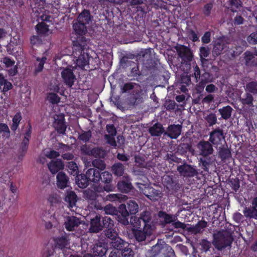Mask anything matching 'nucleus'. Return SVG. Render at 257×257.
Returning a JSON list of instances; mask_svg holds the SVG:
<instances>
[{"instance_id": "nucleus-32", "label": "nucleus", "mask_w": 257, "mask_h": 257, "mask_svg": "<svg viewBox=\"0 0 257 257\" xmlns=\"http://www.w3.org/2000/svg\"><path fill=\"white\" fill-rule=\"evenodd\" d=\"M224 46L225 44L221 40H217L215 41L212 52L214 60L221 54L224 48Z\"/></svg>"}, {"instance_id": "nucleus-53", "label": "nucleus", "mask_w": 257, "mask_h": 257, "mask_svg": "<svg viewBox=\"0 0 257 257\" xmlns=\"http://www.w3.org/2000/svg\"><path fill=\"white\" fill-rule=\"evenodd\" d=\"M219 156L220 158L222 160H225L230 157L231 153L230 150L228 149L222 148L219 151Z\"/></svg>"}, {"instance_id": "nucleus-60", "label": "nucleus", "mask_w": 257, "mask_h": 257, "mask_svg": "<svg viewBox=\"0 0 257 257\" xmlns=\"http://www.w3.org/2000/svg\"><path fill=\"white\" fill-rule=\"evenodd\" d=\"M166 160L169 163H171L173 162L180 163L181 162V159L178 158L176 156L174 155V154L168 153L166 156Z\"/></svg>"}, {"instance_id": "nucleus-18", "label": "nucleus", "mask_w": 257, "mask_h": 257, "mask_svg": "<svg viewBox=\"0 0 257 257\" xmlns=\"http://www.w3.org/2000/svg\"><path fill=\"white\" fill-rule=\"evenodd\" d=\"M89 185V188L83 191V197L86 199L95 200L97 198V193L99 191V186L97 184H94V183Z\"/></svg>"}, {"instance_id": "nucleus-21", "label": "nucleus", "mask_w": 257, "mask_h": 257, "mask_svg": "<svg viewBox=\"0 0 257 257\" xmlns=\"http://www.w3.org/2000/svg\"><path fill=\"white\" fill-rule=\"evenodd\" d=\"M181 125L171 124L168 126L165 135L168 136L171 139H177L181 135Z\"/></svg>"}, {"instance_id": "nucleus-57", "label": "nucleus", "mask_w": 257, "mask_h": 257, "mask_svg": "<svg viewBox=\"0 0 257 257\" xmlns=\"http://www.w3.org/2000/svg\"><path fill=\"white\" fill-rule=\"evenodd\" d=\"M117 210L115 207L112 206V205H107L104 207V212L106 214H109L112 215H116Z\"/></svg>"}, {"instance_id": "nucleus-59", "label": "nucleus", "mask_w": 257, "mask_h": 257, "mask_svg": "<svg viewBox=\"0 0 257 257\" xmlns=\"http://www.w3.org/2000/svg\"><path fill=\"white\" fill-rule=\"evenodd\" d=\"M253 100L252 94L247 93L245 94V97L242 98L241 100L243 105H252Z\"/></svg>"}, {"instance_id": "nucleus-28", "label": "nucleus", "mask_w": 257, "mask_h": 257, "mask_svg": "<svg viewBox=\"0 0 257 257\" xmlns=\"http://www.w3.org/2000/svg\"><path fill=\"white\" fill-rule=\"evenodd\" d=\"M80 223V220L75 216L67 217L65 221V228L68 231L75 230Z\"/></svg>"}, {"instance_id": "nucleus-25", "label": "nucleus", "mask_w": 257, "mask_h": 257, "mask_svg": "<svg viewBox=\"0 0 257 257\" xmlns=\"http://www.w3.org/2000/svg\"><path fill=\"white\" fill-rule=\"evenodd\" d=\"M69 179L68 177L63 172H59L56 176V184L57 187L63 189L69 187Z\"/></svg>"}, {"instance_id": "nucleus-64", "label": "nucleus", "mask_w": 257, "mask_h": 257, "mask_svg": "<svg viewBox=\"0 0 257 257\" xmlns=\"http://www.w3.org/2000/svg\"><path fill=\"white\" fill-rule=\"evenodd\" d=\"M200 245L202 250L206 252L209 250L211 247V243L207 239H203L200 242Z\"/></svg>"}, {"instance_id": "nucleus-22", "label": "nucleus", "mask_w": 257, "mask_h": 257, "mask_svg": "<svg viewBox=\"0 0 257 257\" xmlns=\"http://www.w3.org/2000/svg\"><path fill=\"white\" fill-rule=\"evenodd\" d=\"M59 152L54 150H45L44 151V154L47 157L50 159L55 158L59 156V153H63L64 151H69L70 148L69 146L64 144H59L58 146Z\"/></svg>"}, {"instance_id": "nucleus-37", "label": "nucleus", "mask_w": 257, "mask_h": 257, "mask_svg": "<svg viewBox=\"0 0 257 257\" xmlns=\"http://www.w3.org/2000/svg\"><path fill=\"white\" fill-rule=\"evenodd\" d=\"M223 119L227 120L231 117L233 109L230 105L223 106L218 110Z\"/></svg>"}, {"instance_id": "nucleus-30", "label": "nucleus", "mask_w": 257, "mask_h": 257, "mask_svg": "<svg viewBox=\"0 0 257 257\" xmlns=\"http://www.w3.org/2000/svg\"><path fill=\"white\" fill-rule=\"evenodd\" d=\"M21 40L19 36H14L11 40L8 46L9 51H11V53L13 55L15 54V50L18 49L21 50Z\"/></svg>"}, {"instance_id": "nucleus-42", "label": "nucleus", "mask_w": 257, "mask_h": 257, "mask_svg": "<svg viewBox=\"0 0 257 257\" xmlns=\"http://www.w3.org/2000/svg\"><path fill=\"white\" fill-rule=\"evenodd\" d=\"M210 53V50L208 46H201L199 49V56L200 61L202 63H204L207 60L206 58L209 57Z\"/></svg>"}, {"instance_id": "nucleus-8", "label": "nucleus", "mask_w": 257, "mask_h": 257, "mask_svg": "<svg viewBox=\"0 0 257 257\" xmlns=\"http://www.w3.org/2000/svg\"><path fill=\"white\" fill-rule=\"evenodd\" d=\"M177 170L181 176L186 177H192L196 176L198 173L195 168L191 165L184 163L183 165L177 166Z\"/></svg>"}, {"instance_id": "nucleus-11", "label": "nucleus", "mask_w": 257, "mask_h": 257, "mask_svg": "<svg viewBox=\"0 0 257 257\" xmlns=\"http://www.w3.org/2000/svg\"><path fill=\"white\" fill-rule=\"evenodd\" d=\"M128 216V213L126 210L125 204H121L119 206L118 209L116 212V219L119 223L127 225L129 224Z\"/></svg>"}, {"instance_id": "nucleus-63", "label": "nucleus", "mask_w": 257, "mask_h": 257, "mask_svg": "<svg viewBox=\"0 0 257 257\" xmlns=\"http://www.w3.org/2000/svg\"><path fill=\"white\" fill-rule=\"evenodd\" d=\"M122 257H134V251L131 248L127 246L125 248L122 252L120 253V256Z\"/></svg>"}, {"instance_id": "nucleus-16", "label": "nucleus", "mask_w": 257, "mask_h": 257, "mask_svg": "<svg viewBox=\"0 0 257 257\" xmlns=\"http://www.w3.org/2000/svg\"><path fill=\"white\" fill-rule=\"evenodd\" d=\"M61 76L65 84L69 87H71L76 80V77L70 68L64 69L61 72Z\"/></svg>"}, {"instance_id": "nucleus-19", "label": "nucleus", "mask_w": 257, "mask_h": 257, "mask_svg": "<svg viewBox=\"0 0 257 257\" xmlns=\"http://www.w3.org/2000/svg\"><path fill=\"white\" fill-rule=\"evenodd\" d=\"M121 63L124 66H132L131 75L134 77H138L141 75L139 71V66L137 63L128 59L127 57H123L121 60Z\"/></svg>"}, {"instance_id": "nucleus-55", "label": "nucleus", "mask_w": 257, "mask_h": 257, "mask_svg": "<svg viewBox=\"0 0 257 257\" xmlns=\"http://www.w3.org/2000/svg\"><path fill=\"white\" fill-rule=\"evenodd\" d=\"M47 200L51 205H53L59 202L60 197L56 193L51 194L48 197Z\"/></svg>"}, {"instance_id": "nucleus-36", "label": "nucleus", "mask_w": 257, "mask_h": 257, "mask_svg": "<svg viewBox=\"0 0 257 257\" xmlns=\"http://www.w3.org/2000/svg\"><path fill=\"white\" fill-rule=\"evenodd\" d=\"M117 189L118 190L121 192H124L125 193H127L131 191V190L133 188V186L130 182L128 180H120L117 183Z\"/></svg>"}, {"instance_id": "nucleus-14", "label": "nucleus", "mask_w": 257, "mask_h": 257, "mask_svg": "<svg viewBox=\"0 0 257 257\" xmlns=\"http://www.w3.org/2000/svg\"><path fill=\"white\" fill-rule=\"evenodd\" d=\"M94 62L93 58L88 54L84 53L81 54V70H84L89 72L90 70H94L96 67L93 64Z\"/></svg>"}, {"instance_id": "nucleus-23", "label": "nucleus", "mask_w": 257, "mask_h": 257, "mask_svg": "<svg viewBox=\"0 0 257 257\" xmlns=\"http://www.w3.org/2000/svg\"><path fill=\"white\" fill-rule=\"evenodd\" d=\"M64 200L67 203L69 207L72 211H75V209L76 210V203L77 200V197L73 191H67Z\"/></svg>"}, {"instance_id": "nucleus-17", "label": "nucleus", "mask_w": 257, "mask_h": 257, "mask_svg": "<svg viewBox=\"0 0 257 257\" xmlns=\"http://www.w3.org/2000/svg\"><path fill=\"white\" fill-rule=\"evenodd\" d=\"M71 39L74 45H79L80 41V22L78 19L73 22V31L71 34Z\"/></svg>"}, {"instance_id": "nucleus-47", "label": "nucleus", "mask_w": 257, "mask_h": 257, "mask_svg": "<svg viewBox=\"0 0 257 257\" xmlns=\"http://www.w3.org/2000/svg\"><path fill=\"white\" fill-rule=\"evenodd\" d=\"M21 119V113L20 112H17L13 117L12 123L11 126L12 130L16 131L17 129Z\"/></svg>"}, {"instance_id": "nucleus-29", "label": "nucleus", "mask_w": 257, "mask_h": 257, "mask_svg": "<svg viewBox=\"0 0 257 257\" xmlns=\"http://www.w3.org/2000/svg\"><path fill=\"white\" fill-rule=\"evenodd\" d=\"M165 129L161 123L156 122L149 128V134L151 136H161L165 135Z\"/></svg>"}, {"instance_id": "nucleus-34", "label": "nucleus", "mask_w": 257, "mask_h": 257, "mask_svg": "<svg viewBox=\"0 0 257 257\" xmlns=\"http://www.w3.org/2000/svg\"><path fill=\"white\" fill-rule=\"evenodd\" d=\"M68 172L74 176H75L76 183L79 187L80 180L78 175V168L76 164L74 162H69L67 165Z\"/></svg>"}, {"instance_id": "nucleus-40", "label": "nucleus", "mask_w": 257, "mask_h": 257, "mask_svg": "<svg viewBox=\"0 0 257 257\" xmlns=\"http://www.w3.org/2000/svg\"><path fill=\"white\" fill-rule=\"evenodd\" d=\"M207 222L205 220H200L197 222L195 226L191 228V230L195 234L202 232L204 229L207 227Z\"/></svg>"}, {"instance_id": "nucleus-58", "label": "nucleus", "mask_w": 257, "mask_h": 257, "mask_svg": "<svg viewBox=\"0 0 257 257\" xmlns=\"http://www.w3.org/2000/svg\"><path fill=\"white\" fill-rule=\"evenodd\" d=\"M0 135H2L6 138L10 136V130L6 124L0 123Z\"/></svg>"}, {"instance_id": "nucleus-3", "label": "nucleus", "mask_w": 257, "mask_h": 257, "mask_svg": "<svg viewBox=\"0 0 257 257\" xmlns=\"http://www.w3.org/2000/svg\"><path fill=\"white\" fill-rule=\"evenodd\" d=\"M233 241L232 233L228 230H220L213 234V244L218 250L230 247Z\"/></svg>"}, {"instance_id": "nucleus-43", "label": "nucleus", "mask_w": 257, "mask_h": 257, "mask_svg": "<svg viewBox=\"0 0 257 257\" xmlns=\"http://www.w3.org/2000/svg\"><path fill=\"white\" fill-rule=\"evenodd\" d=\"M12 87L11 83L6 80L3 75L0 73V89L3 92H7Z\"/></svg>"}, {"instance_id": "nucleus-51", "label": "nucleus", "mask_w": 257, "mask_h": 257, "mask_svg": "<svg viewBox=\"0 0 257 257\" xmlns=\"http://www.w3.org/2000/svg\"><path fill=\"white\" fill-rule=\"evenodd\" d=\"M41 218L42 220H55V217L54 214L53 213V211L49 210H45L42 214H41Z\"/></svg>"}, {"instance_id": "nucleus-50", "label": "nucleus", "mask_w": 257, "mask_h": 257, "mask_svg": "<svg viewBox=\"0 0 257 257\" xmlns=\"http://www.w3.org/2000/svg\"><path fill=\"white\" fill-rule=\"evenodd\" d=\"M211 164L210 158H200L199 160V165L201 166L203 170L208 172L209 167Z\"/></svg>"}, {"instance_id": "nucleus-4", "label": "nucleus", "mask_w": 257, "mask_h": 257, "mask_svg": "<svg viewBox=\"0 0 257 257\" xmlns=\"http://www.w3.org/2000/svg\"><path fill=\"white\" fill-rule=\"evenodd\" d=\"M162 183L167 190L169 194L179 198L180 196L178 191L181 188L178 179L174 176L165 175L162 179Z\"/></svg>"}, {"instance_id": "nucleus-39", "label": "nucleus", "mask_w": 257, "mask_h": 257, "mask_svg": "<svg viewBox=\"0 0 257 257\" xmlns=\"http://www.w3.org/2000/svg\"><path fill=\"white\" fill-rule=\"evenodd\" d=\"M126 210L130 214H136L139 210V205L134 200H128L126 202Z\"/></svg>"}, {"instance_id": "nucleus-27", "label": "nucleus", "mask_w": 257, "mask_h": 257, "mask_svg": "<svg viewBox=\"0 0 257 257\" xmlns=\"http://www.w3.org/2000/svg\"><path fill=\"white\" fill-rule=\"evenodd\" d=\"M244 55L247 66H257V54L247 51L244 53Z\"/></svg>"}, {"instance_id": "nucleus-15", "label": "nucleus", "mask_w": 257, "mask_h": 257, "mask_svg": "<svg viewBox=\"0 0 257 257\" xmlns=\"http://www.w3.org/2000/svg\"><path fill=\"white\" fill-rule=\"evenodd\" d=\"M55 247H58L63 251L70 249V242L68 236L66 235L54 238Z\"/></svg>"}, {"instance_id": "nucleus-54", "label": "nucleus", "mask_w": 257, "mask_h": 257, "mask_svg": "<svg viewBox=\"0 0 257 257\" xmlns=\"http://www.w3.org/2000/svg\"><path fill=\"white\" fill-rule=\"evenodd\" d=\"M101 174V180L102 182L109 183L112 182V174L108 171H104Z\"/></svg>"}, {"instance_id": "nucleus-10", "label": "nucleus", "mask_w": 257, "mask_h": 257, "mask_svg": "<svg viewBox=\"0 0 257 257\" xmlns=\"http://www.w3.org/2000/svg\"><path fill=\"white\" fill-rule=\"evenodd\" d=\"M225 137L223 130L219 127L213 129L210 132L209 141L213 145H219L222 141L224 140Z\"/></svg>"}, {"instance_id": "nucleus-20", "label": "nucleus", "mask_w": 257, "mask_h": 257, "mask_svg": "<svg viewBox=\"0 0 257 257\" xmlns=\"http://www.w3.org/2000/svg\"><path fill=\"white\" fill-rule=\"evenodd\" d=\"M109 245L111 247L114 248L115 250L119 251L120 253H122L125 248L130 246L128 242L123 240L118 235L114 239V241H109Z\"/></svg>"}, {"instance_id": "nucleus-45", "label": "nucleus", "mask_w": 257, "mask_h": 257, "mask_svg": "<svg viewBox=\"0 0 257 257\" xmlns=\"http://www.w3.org/2000/svg\"><path fill=\"white\" fill-rule=\"evenodd\" d=\"M114 225V221L108 216H104L102 218L101 220L102 230L103 228H106V229H107L109 227H113Z\"/></svg>"}, {"instance_id": "nucleus-52", "label": "nucleus", "mask_w": 257, "mask_h": 257, "mask_svg": "<svg viewBox=\"0 0 257 257\" xmlns=\"http://www.w3.org/2000/svg\"><path fill=\"white\" fill-rule=\"evenodd\" d=\"M205 119L206 121L209 126H213L217 123V118L215 113H210L205 117Z\"/></svg>"}, {"instance_id": "nucleus-46", "label": "nucleus", "mask_w": 257, "mask_h": 257, "mask_svg": "<svg viewBox=\"0 0 257 257\" xmlns=\"http://www.w3.org/2000/svg\"><path fill=\"white\" fill-rule=\"evenodd\" d=\"M46 56L47 54H45L42 58H38L37 59V63L36 64V65L35 69L36 73H39L42 71L43 69V65L45 63L46 60L47 59Z\"/></svg>"}, {"instance_id": "nucleus-62", "label": "nucleus", "mask_w": 257, "mask_h": 257, "mask_svg": "<svg viewBox=\"0 0 257 257\" xmlns=\"http://www.w3.org/2000/svg\"><path fill=\"white\" fill-rule=\"evenodd\" d=\"M47 100L53 104L57 103L59 100V97L54 93H49L47 96Z\"/></svg>"}, {"instance_id": "nucleus-24", "label": "nucleus", "mask_w": 257, "mask_h": 257, "mask_svg": "<svg viewBox=\"0 0 257 257\" xmlns=\"http://www.w3.org/2000/svg\"><path fill=\"white\" fill-rule=\"evenodd\" d=\"M194 151L191 142L188 143H181L177 147V152L183 156H188L189 153H193Z\"/></svg>"}, {"instance_id": "nucleus-13", "label": "nucleus", "mask_w": 257, "mask_h": 257, "mask_svg": "<svg viewBox=\"0 0 257 257\" xmlns=\"http://www.w3.org/2000/svg\"><path fill=\"white\" fill-rule=\"evenodd\" d=\"M178 56L184 63H189L192 60L193 57L191 50L188 47L181 45L177 49Z\"/></svg>"}, {"instance_id": "nucleus-1", "label": "nucleus", "mask_w": 257, "mask_h": 257, "mask_svg": "<svg viewBox=\"0 0 257 257\" xmlns=\"http://www.w3.org/2000/svg\"><path fill=\"white\" fill-rule=\"evenodd\" d=\"M152 213L148 211H143L139 217L134 216L130 219L131 223L133 227L132 233L137 241H144L147 236L151 235L152 233Z\"/></svg>"}, {"instance_id": "nucleus-6", "label": "nucleus", "mask_w": 257, "mask_h": 257, "mask_svg": "<svg viewBox=\"0 0 257 257\" xmlns=\"http://www.w3.org/2000/svg\"><path fill=\"white\" fill-rule=\"evenodd\" d=\"M83 217L85 218L86 221H90L89 231L90 232L97 233L102 230V223L100 220L99 215H95L94 213Z\"/></svg>"}, {"instance_id": "nucleus-35", "label": "nucleus", "mask_w": 257, "mask_h": 257, "mask_svg": "<svg viewBox=\"0 0 257 257\" xmlns=\"http://www.w3.org/2000/svg\"><path fill=\"white\" fill-rule=\"evenodd\" d=\"M92 250L94 256L102 257L104 256L107 252V248L105 244H102V243L95 244Z\"/></svg>"}, {"instance_id": "nucleus-9", "label": "nucleus", "mask_w": 257, "mask_h": 257, "mask_svg": "<svg viewBox=\"0 0 257 257\" xmlns=\"http://www.w3.org/2000/svg\"><path fill=\"white\" fill-rule=\"evenodd\" d=\"M54 118V126L60 134H64L66 129V125L64 122V116L63 113H55L53 115Z\"/></svg>"}, {"instance_id": "nucleus-49", "label": "nucleus", "mask_w": 257, "mask_h": 257, "mask_svg": "<svg viewBox=\"0 0 257 257\" xmlns=\"http://www.w3.org/2000/svg\"><path fill=\"white\" fill-rule=\"evenodd\" d=\"M89 154L94 157H103L105 156V152L100 148L95 147L89 151Z\"/></svg>"}, {"instance_id": "nucleus-48", "label": "nucleus", "mask_w": 257, "mask_h": 257, "mask_svg": "<svg viewBox=\"0 0 257 257\" xmlns=\"http://www.w3.org/2000/svg\"><path fill=\"white\" fill-rule=\"evenodd\" d=\"M92 164L94 168L98 169L97 170L99 171L104 170L106 168L105 162L101 159H96L93 160Z\"/></svg>"}, {"instance_id": "nucleus-61", "label": "nucleus", "mask_w": 257, "mask_h": 257, "mask_svg": "<svg viewBox=\"0 0 257 257\" xmlns=\"http://www.w3.org/2000/svg\"><path fill=\"white\" fill-rule=\"evenodd\" d=\"M247 41L250 44H257V31L252 32L247 37Z\"/></svg>"}, {"instance_id": "nucleus-41", "label": "nucleus", "mask_w": 257, "mask_h": 257, "mask_svg": "<svg viewBox=\"0 0 257 257\" xmlns=\"http://www.w3.org/2000/svg\"><path fill=\"white\" fill-rule=\"evenodd\" d=\"M112 173L116 176H121L124 173V167L121 163H115L111 167Z\"/></svg>"}, {"instance_id": "nucleus-33", "label": "nucleus", "mask_w": 257, "mask_h": 257, "mask_svg": "<svg viewBox=\"0 0 257 257\" xmlns=\"http://www.w3.org/2000/svg\"><path fill=\"white\" fill-rule=\"evenodd\" d=\"M158 216L161 219H163L164 224H165L173 223V222L177 219V215L168 214V213L163 211L159 212Z\"/></svg>"}, {"instance_id": "nucleus-31", "label": "nucleus", "mask_w": 257, "mask_h": 257, "mask_svg": "<svg viewBox=\"0 0 257 257\" xmlns=\"http://www.w3.org/2000/svg\"><path fill=\"white\" fill-rule=\"evenodd\" d=\"M48 166L51 173L54 174L59 171L63 170L64 167V165L61 160H56L51 161L48 164Z\"/></svg>"}, {"instance_id": "nucleus-38", "label": "nucleus", "mask_w": 257, "mask_h": 257, "mask_svg": "<svg viewBox=\"0 0 257 257\" xmlns=\"http://www.w3.org/2000/svg\"><path fill=\"white\" fill-rule=\"evenodd\" d=\"M243 212L246 217L257 219V209L255 208V205L246 207Z\"/></svg>"}, {"instance_id": "nucleus-26", "label": "nucleus", "mask_w": 257, "mask_h": 257, "mask_svg": "<svg viewBox=\"0 0 257 257\" xmlns=\"http://www.w3.org/2000/svg\"><path fill=\"white\" fill-rule=\"evenodd\" d=\"M144 194L152 201H157L162 196V193L159 190H156L153 187L147 188L144 191Z\"/></svg>"}, {"instance_id": "nucleus-5", "label": "nucleus", "mask_w": 257, "mask_h": 257, "mask_svg": "<svg viewBox=\"0 0 257 257\" xmlns=\"http://www.w3.org/2000/svg\"><path fill=\"white\" fill-rule=\"evenodd\" d=\"M101 179L100 171L96 168H89L86 173H81V188H86L93 183L97 184Z\"/></svg>"}, {"instance_id": "nucleus-2", "label": "nucleus", "mask_w": 257, "mask_h": 257, "mask_svg": "<svg viewBox=\"0 0 257 257\" xmlns=\"http://www.w3.org/2000/svg\"><path fill=\"white\" fill-rule=\"evenodd\" d=\"M45 5V1L40 0L38 3L34 5H31L34 16L37 18V21L42 20V22H39L36 26V29L38 33L45 36H48L51 34L54 28L52 24H50V17L46 14V11L44 9Z\"/></svg>"}, {"instance_id": "nucleus-56", "label": "nucleus", "mask_w": 257, "mask_h": 257, "mask_svg": "<svg viewBox=\"0 0 257 257\" xmlns=\"http://www.w3.org/2000/svg\"><path fill=\"white\" fill-rule=\"evenodd\" d=\"M246 88L250 93L257 94V81L248 82L246 85Z\"/></svg>"}, {"instance_id": "nucleus-7", "label": "nucleus", "mask_w": 257, "mask_h": 257, "mask_svg": "<svg viewBox=\"0 0 257 257\" xmlns=\"http://www.w3.org/2000/svg\"><path fill=\"white\" fill-rule=\"evenodd\" d=\"M197 148L199 150V155L204 157H208L213 152L212 144L209 141L202 140L198 142Z\"/></svg>"}, {"instance_id": "nucleus-44", "label": "nucleus", "mask_w": 257, "mask_h": 257, "mask_svg": "<svg viewBox=\"0 0 257 257\" xmlns=\"http://www.w3.org/2000/svg\"><path fill=\"white\" fill-rule=\"evenodd\" d=\"M104 234L107 238L110 239V241H114L118 233L113 227H109L104 230Z\"/></svg>"}, {"instance_id": "nucleus-12", "label": "nucleus", "mask_w": 257, "mask_h": 257, "mask_svg": "<svg viewBox=\"0 0 257 257\" xmlns=\"http://www.w3.org/2000/svg\"><path fill=\"white\" fill-rule=\"evenodd\" d=\"M81 42L85 40L84 35L87 31L86 25H89L91 22L90 13L88 10H83L81 12Z\"/></svg>"}]
</instances>
